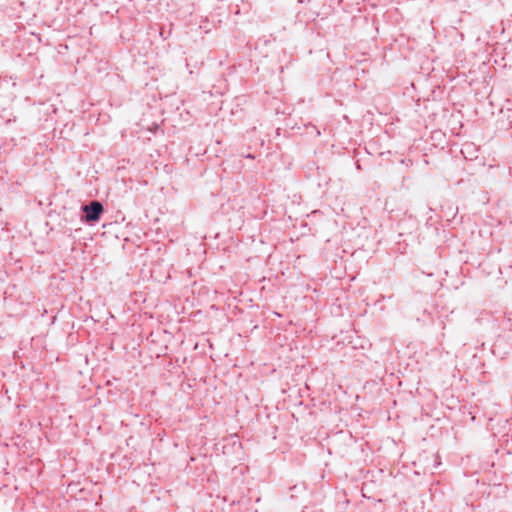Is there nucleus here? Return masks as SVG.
Masks as SVG:
<instances>
[{
    "mask_svg": "<svg viewBox=\"0 0 512 512\" xmlns=\"http://www.w3.org/2000/svg\"><path fill=\"white\" fill-rule=\"evenodd\" d=\"M84 211L86 212V220L88 222H94L100 218L103 212V206L100 202L93 201L90 205L84 207Z\"/></svg>",
    "mask_w": 512,
    "mask_h": 512,
    "instance_id": "f257e3e1",
    "label": "nucleus"
}]
</instances>
